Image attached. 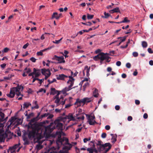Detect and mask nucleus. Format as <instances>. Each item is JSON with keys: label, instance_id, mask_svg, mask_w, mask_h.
<instances>
[{"label": "nucleus", "instance_id": "nucleus-10", "mask_svg": "<svg viewBox=\"0 0 153 153\" xmlns=\"http://www.w3.org/2000/svg\"><path fill=\"white\" fill-rule=\"evenodd\" d=\"M88 122L90 125H94L97 122L95 120V117L94 114H91L88 116L87 118Z\"/></svg>", "mask_w": 153, "mask_h": 153}, {"label": "nucleus", "instance_id": "nucleus-25", "mask_svg": "<svg viewBox=\"0 0 153 153\" xmlns=\"http://www.w3.org/2000/svg\"><path fill=\"white\" fill-rule=\"evenodd\" d=\"M31 105V104L29 102H25L23 104V108H28Z\"/></svg>", "mask_w": 153, "mask_h": 153}, {"label": "nucleus", "instance_id": "nucleus-11", "mask_svg": "<svg viewBox=\"0 0 153 153\" xmlns=\"http://www.w3.org/2000/svg\"><path fill=\"white\" fill-rule=\"evenodd\" d=\"M52 59L58 61V63H64L65 62L63 56H58L56 55H54L52 58Z\"/></svg>", "mask_w": 153, "mask_h": 153}, {"label": "nucleus", "instance_id": "nucleus-38", "mask_svg": "<svg viewBox=\"0 0 153 153\" xmlns=\"http://www.w3.org/2000/svg\"><path fill=\"white\" fill-rule=\"evenodd\" d=\"M35 73V69H33V72L29 73L28 74L29 76H32L33 78L34 77L33 75H34Z\"/></svg>", "mask_w": 153, "mask_h": 153}, {"label": "nucleus", "instance_id": "nucleus-43", "mask_svg": "<svg viewBox=\"0 0 153 153\" xmlns=\"http://www.w3.org/2000/svg\"><path fill=\"white\" fill-rule=\"evenodd\" d=\"M91 140L90 137L88 138H85L83 140L84 143H86L88 141H90Z\"/></svg>", "mask_w": 153, "mask_h": 153}, {"label": "nucleus", "instance_id": "nucleus-36", "mask_svg": "<svg viewBox=\"0 0 153 153\" xmlns=\"http://www.w3.org/2000/svg\"><path fill=\"white\" fill-rule=\"evenodd\" d=\"M24 71H25V72L27 74L29 73L31 71V70L30 68H25Z\"/></svg>", "mask_w": 153, "mask_h": 153}, {"label": "nucleus", "instance_id": "nucleus-14", "mask_svg": "<svg viewBox=\"0 0 153 153\" xmlns=\"http://www.w3.org/2000/svg\"><path fill=\"white\" fill-rule=\"evenodd\" d=\"M15 119L14 117H12L7 123V128H9L12 126L15 123Z\"/></svg>", "mask_w": 153, "mask_h": 153}, {"label": "nucleus", "instance_id": "nucleus-48", "mask_svg": "<svg viewBox=\"0 0 153 153\" xmlns=\"http://www.w3.org/2000/svg\"><path fill=\"white\" fill-rule=\"evenodd\" d=\"M83 24L87 26H91L92 25V23L90 22H88L87 23H83Z\"/></svg>", "mask_w": 153, "mask_h": 153}, {"label": "nucleus", "instance_id": "nucleus-40", "mask_svg": "<svg viewBox=\"0 0 153 153\" xmlns=\"http://www.w3.org/2000/svg\"><path fill=\"white\" fill-rule=\"evenodd\" d=\"M126 37H118V38L120 39L121 42H122L125 41L126 39Z\"/></svg>", "mask_w": 153, "mask_h": 153}, {"label": "nucleus", "instance_id": "nucleus-46", "mask_svg": "<svg viewBox=\"0 0 153 153\" xmlns=\"http://www.w3.org/2000/svg\"><path fill=\"white\" fill-rule=\"evenodd\" d=\"M30 60L32 62H35L36 61V59L33 57H32L30 58Z\"/></svg>", "mask_w": 153, "mask_h": 153}, {"label": "nucleus", "instance_id": "nucleus-62", "mask_svg": "<svg viewBox=\"0 0 153 153\" xmlns=\"http://www.w3.org/2000/svg\"><path fill=\"white\" fill-rule=\"evenodd\" d=\"M120 107L118 105H116L115 106V109L116 110H119L120 109Z\"/></svg>", "mask_w": 153, "mask_h": 153}, {"label": "nucleus", "instance_id": "nucleus-56", "mask_svg": "<svg viewBox=\"0 0 153 153\" xmlns=\"http://www.w3.org/2000/svg\"><path fill=\"white\" fill-rule=\"evenodd\" d=\"M33 114L32 113H31L28 114L27 115V119H29L30 118L31 116Z\"/></svg>", "mask_w": 153, "mask_h": 153}, {"label": "nucleus", "instance_id": "nucleus-35", "mask_svg": "<svg viewBox=\"0 0 153 153\" xmlns=\"http://www.w3.org/2000/svg\"><path fill=\"white\" fill-rule=\"evenodd\" d=\"M87 150L89 152V153H93L94 152V149L92 148H88Z\"/></svg>", "mask_w": 153, "mask_h": 153}, {"label": "nucleus", "instance_id": "nucleus-8", "mask_svg": "<svg viewBox=\"0 0 153 153\" xmlns=\"http://www.w3.org/2000/svg\"><path fill=\"white\" fill-rule=\"evenodd\" d=\"M89 78H85L80 83L79 85H82L83 84H84L83 87L84 88V90L85 91V88L88 86L89 85V81L88 82V79Z\"/></svg>", "mask_w": 153, "mask_h": 153}, {"label": "nucleus", "instance_id": "nucleus-31", "mask_svg": "<svg viewBox=\"0 0 153 153\" xmlns=\"http://www.w3.org/2000/svg\"><path fill=\"white\" fill-rule=\"evenodd\" d=\"M104 16H102V18H108L110 15L108 13H107L105 12H104Z\"/></svg>", "mask_w": 153, "mask_h": 153}, {"label": "nucleus", "instance_id": "nucleus-39", "mask_svg": "<svg viewBox=\"0 0 153 153\" xmlns=\"http://www.w3.org/2000/svg\"><path fill=\"white\" fill-rule=\"evenodd\" d=\"M56 79H53L52 81H51L50 79H48V81L49 84L52 83L53 82H56Z\"/></svg>", "mask_w": 153, "mask_h": 153}, {"label": "nucleus", "instance_id": "nucleus-63", "mask_svg": "<svg viewBox=\"0 0 153 153\" xmlns=\"http://www.w3.org/2000/svg\"><path fill=\"white\" fill-rule=\"evenodd\" d=\"M6 66V64L5 63H3L1 65V68H5Z\"/></svg>", "mask_w": 153, "mask_h": 153}, {"label": "nucleus", "instance_id": "nucleus-28", "mask_svg": "<svg viewBox=\"0 0 153 153\" xmlns=\"http://www.w3.org/2000/svg\"><path fill=\"white\" fill-rule=\"evenodd\" d=\"M93 94L94 97H98L99 94L98 93V91L97 89H95L94 91L93 92Z\"/></svg>", "mask_w": 153, "mask_h": 153}, {"label": "nucleus", "instance_id": "nucleus-15", "mask_svg": "<svg viewBox=\"0 0 153 153\" xmlns=\"http://www.w3.org/2000/svg\"><path fill=\"white\" fill-rule=\"evenodd\" d=\"M82 104L83 105L84 104L82 99H76V102L74 103V105L76 108H77L80 106Z\"/></svg>", "mask_w": 153, "mask_h": 153}, {"label": "nucleus", "instance_id": "nucleus-47", "mask_svg": "<svg viewBox=\"0 0 153 153\" xmlns=\"http://www.w3.org/2000/svg\"><path fill=\"white\" fill-rule=\"evenodd\" d=\"M72 105V104L69 103L66 104L65 105V108H68L70 107Z\"/></svg>", "mask_w": 153, "mask_h": 153}, {"label": "nucleus", "instance_id": "nucleus-60", "mask_svg": "<svg viewBox=\"0 0 153 153\" xmlns=\"http://www.w3.org/2000/svg\"><path fill=\"white\" fill-rule=\"evenodd\" d=\"M135 103L136 105H138L140 103V101L138 100H135Z\"/></svg>", "mask_w": 153, "mask_h": 153}, {"label": "nucleus", "instance_id": "nucleus-57", "mask_svg": "<svg viewBox=\"0 0 153 153\" xmlns=\"http://www.w3.org/2000/svg\"><path fill=\"white\" fill-rule=\"evenodd\" d=\"M83 30H82L81 31H79L78 33H77V34L76 35V36H77L78 34H79L80 35H82L84 33Z\"/></svg>", "mask_w": 153, "mask_h": 153}, {"label": "nucleus", "instance_id": "nucleus-51", "mask_svg": "<svg viewBox=\"0 0 153 153\" xmlns=\"http://www.w3.org/2000/svg\"><path fill=\"white\" fill-rule=\"evenodd\" d=\"M126 66L127 68H131V65L129 63H127L126 64Z\"/></svg>", "mask_w": 153, "mask_h": 153}, {"label": "nucleus", "instance_id": "nucleus-20", "mask_svg": "<svg viewBox=\"0 0 153 153\" xmlns=\"http://www.w3.org/2000/svg\"><path fill=\"white\" fill-rule=\"evenodd\" d=\"M20 143H19L18 144H15L13 147L14 148H15V150H16V149L18 148V149L17 150V152H18L21 148V147L20 146Z\"/></svg>", "mask_w": 153, "mask_h": 153}, {"label": "nucleus", "instance_id": "nucleus-49", "mask_svg": "<svg viewBox=\"0 0 153 153\" xmlns=\"http://www.w3.org/2000/svg\"><path fill=\"white\" fill-rule=\"evenodd\" d=\"M106 134L105 133H103L102 134L101 137L103 138H105L106 137Z\"/></svg>", "mask_w": 153, "mask_h": 153}, {"label": "nucleus", "instance_id": "nucleus-37", "mask_svg": "<svg viewBox=\"0 0 153 153\" xmlns=\"http://www.w3.org/2000/svg\"><path fill=\"white\" fill-rule=\"evenodd\" d=\"M94 16L93 15H90L89 14L87 15V18L88 19H92Z\"/></svg>", "mask_w": 153, "mask_h": 153}, {"label": "nucleus", "instance_id": "nucleus-17", "mask_svg": "<svg viewBox=\"0 0 153 153\" xmlns=\"http://www.w3.org/2000/svg\"><path fill=\"white\" fill-rule=\"evenodd\" d=\"M73 88H71L68 86V87H65L61 91L62 93V94L65 95H67V92L71 90Z\"/></svg>", "mask_w": 153, "mask_h": 153}, {"label": "nucleus", "instance_id": "nucleus-50", "mask_svg": "<svg viewBox=\"0 0 153 153\" xmlns=\"http://www.w3.org/2000/svg\"><path fill=\"white\" fill-rule=\"evenodd\" d=\"M148 51L150 53H153V51L151 48H148Z\"/></svg>", "mask_w": 153, "mask_h": 153}, {"label": "nucleus", "instance_id": "nucleus-23", "mask_svg": "<svg viewBox=\"0 0 153 153\" xmlns=\"http://www.w3.org/2000/svg\"><path fill=\"white\" fill-rule=\"evenodd\" d=\"M84 102V104H85L86 102H90L92 99L91 98H88V97H85L82 99Z\"/></svg>", "mask_w": 153, "mask_h": 153}, {"label": "nucleus", "instance_id": "nucleus-5", "mask_svg": "<svg viewBox=\"0 0 153 153\" xmlns=\"http://www.w3.org/2000/svg\"><path fill=\"white\" fill-rule=\"evenodd\" d=\"M98 150L99 151H103L106 149V152L108 151L111 148V144L110 143H107L103 144H102L101 141H98V143L97 144Z\"/></svg>", "mask_w": 153, "mask_h": 153}, {"label": "nucleus", "instance_id": "nucleus-29", "mask_svg": "<svg viewBox=\"0 0 153 153\" xmlns=\"http://www.w3.org/2000/svg\"><path fill=\"white\" fill-rule=\"evenodd\" d=\"M33 104L34 105V106L32 107V109H33L34 108L38 109L39 108V107L37 103V102L36 101H33Z\"/></svg>", "mask_w": 153, "mask_h": 153}, {"label": "nucleus", "instance_id": "nucleus-7", "mask_svg": "<svg viewBox=\"0 0 153 153\" xmlns=\"http://www.w3.org/2000/svg\"><path fill=\"white\" fill-rule=\"evenodd\" d=\"M41 72L42 75L45 76V80L47 79L51 74L50 70L48 69H41Z\"/></svg>", "mask_w": 153, "mask_h": 153}, {"label": "nucleus", "instance_id": "nucleus-19", "mask_svg": "<svg viewBox=\"0 0 153 153\" xmlns=\"http://www.w3.org/2000/svg\"><path fill=\"white\" fill-rule=\"evenodd\" d=\"M33 69H35L34 75L35 77H38L41 74V71L39 69H36L35 68H34Z\"/></svg>", "mask_w": 153, "mask_h": 153}, {"label": "nucleus", "instance_id": "nucleus-13", "mask_svg": "<svg viewBox=\"0 0 153 153\" xmlns=\"http://www.w3.org/2000/svg\"><path fill=\"white\" fill-rule=\"evenodd\" d=\"M68 77L69 79L67 82V85L69 86L72 88V87L74 84V79L71 76H68Z\"/></svg>", "mask_w": 153, "mask_h": 153}, {"label": "nucleus", "instance_id": "nucleus-27", "mask_svg": "<svg viewBox=\"0 0 153 153\" xmlns=\"http://www.w3.org/2000/svg\"><path fill=\"white\" fill-rule=\"evenodd\" d=\"M90 68L88 67L87 66H86L85 67V71H86V75L87 76H89L90 74H89V71H90Z\"/></svg>", "mask_w": 153, "mask_h": 153}, {"label": "nucleus", "instance_id": "nucleus-34", "mask_svg": "<svg viewBox=\"0 0 153 153\" xmlns=\"http://www.w3.org/2000/svg\"><path fill=\"white\" fill-rule=\"evenodd\" d=\"M130 21L128 19V18L127 17H125L123 20L121 21V22L123 23H126V22H129Z\"/></svg>", "mask_w": 153, "mask_h": 153}, {"label": "nucleus", "instance_id": "nucleus-33", "mask_svg": "<svg viewBox=\"0 0 153 153\" xmlns=\"http://www.w3.org/2000/svg\"><path fill=\"white\" fill-rule=\"evenodd\" d=\"M48 48L44 49L42 51H40L39 52H38L36 54L38 56H42L43 54L42 52L44 51H45V50L48 49Z\"/></svg>", "mask_w": 153, "mask_h": 153}, {"label": "nucleus", "instance_id": "nucleus-18", "mask_svg": "<svg viewBox=\"0 0 153 153\" xmlns=\"http://www.w3.org/2000/svg\"><path fill=\"white\" fill-rule=\"evenodd\" d=\"M75 117L76 119V120L77 121L78 120L79 121H83L85 118L84 116L83 115L80 114H76Z\"/></svg>", "mask_w": 153, "mask_h": 153}, {"label": "nucleus", "instance_id": "nucleus-4", "mask_svg": "<svg viewBox=\"0 0 153 153\" xmlns=\"http://www.w3.org/2000/svg\"><path fill=\"white\" fill-rule=\"evenodd\" d=\"M108 54L107 53H100L97 55L93 57V59L95 61H97L99 59L100 60V63L103 60H105L107 62H109L110 61V57L108 56Z\"/></svg>", "mask_w": 153, "mask_h": 153}, {"label": "nucleus", "instance_id": "nucleus-32", "mask_svg": "<svg viewBox=\"0 0 153 153\" xmlns=\"http://www.w3.org/2000/svg\"><path fill=\"white\" fill-rule=\"evenodd\" d=\"M142 45L143 48H146L148 45L147 43L145 41H142Z\"/></svg>", "mask_w": 153, "mask_h": 153}, {"label": "nucleus", "instance_id": "nucleus-22", "mask_svg": "<svg viewBox=\"0 0 153 153\" xmlns=\"http://www.w3.org/2000/svg\"><path fill=\"white\" fill-rule=\"evenodd\" d=\"M55 18L56 19H58L59 18V16H58V14L57 12L54 13L52 16V19Z\"/></svg>", "mask_w": 153, "mask_h": 153}, {"label": "nucleus", "instance_id": "nucleus-2", "mask_svg": "<svg viewBox=\"0 0 153 153\" xmlns=\"http://www.w3.org/2000/svg\"><path fill=\"white\" fill-rule=\"evenodd\" d=\"M68 119L66 116L64 117L59 118L55 120L53 123H51L50 124L45 127V132L51 133L54 129L56 128L60 131H62L63 129V124L61 122H63L64 124L66 125L69 122H68Z\"/></svg>", "mask_w": 153, "mask_h": 153}, {"label": "nucleus", "instance_id": "nucleus-44", "mask_svg": "<svg viewBox=\"0 0 153 153\" xmlns=\"http://www.w3.org/2000/svg\"><path fill=\"white\" fill-rule=\"evenodd\" d=\"M42 91H43L44 93H45L46 92V91L43 88H41L37 92V93L41 92H42Z\"/></svg>", "mask_w": 153, "mask_h": 153}, {"label": "nucleus", "instance_id": "nucleus-26", "mask_svg": "<svg viewBox=\"0 0 153 153\" xmlns=\"http://www.w3.org/2000/svg\"><path fill=\"white\" fill-rule=\"evenodd\" d=\"M15 151L16 150L15 149V148H14L13 146L10 147L8 150V152L10 153H14Z\"/></svg>", "mask_w": 153, "mask_h": 153}, {"label": "nucleus", "instance_id": "nucleus-24", "mask_svg": "<svg viewBox=\"0 0 153 153\" xmlns=\"http://www.w3.org/2000/svg\"><path fill=\"white\" fill-rule=\"evenodd\" d=\"M73 98L71 97H70L68 99H65L64 101H65V102L67 101L69 103L72 104L73 102Z\"/></svg>", "mask_w": 153, "mask_h": 153}, {"label": "nucleus", "instance_id": "nucleus-16", "mask_svg": "<svg viewBox=\"0 0 153 153\" xmlns=\"http://www.w3.org/2000/svg\"><path fill=\"white\" fill-rule=\"evenodd\" d=\"M66 119H68V122H69L71 121H74L76 120L75 116L74 115V114L72 113H69L68 116H66Z\"/></svg>", "mask_w": 153, "mask_h": 153}, {"label": "nucleus", "instance_id": "nucleus-42", "mask_svg": "<svg viewBox=\"0 0 153 153\" xmlns=\"http://www.w3.org/2000/svg\"><path fill=\"white\" fill-rule=\"evenodd\" d=\"M111 135L112 136V139H111V140H113L112 141V142H116V138L115 137H114L113 134H111Z\"/></svg>", "mask_w": 153, "mask_h": 153}, {"label": "nucleus", "instance_id": "nucleus-59", "mask_svg": "<svg viewBox=\"0 0 153 153\" xmlns=\"http://www.w3.org/2000/svg\"><path fill=\"white\" fill-rule=\"evenodd\" d=\"M53 43L56 44H58L60 42L59 40H56L55 41H53Z\"/></svg>", "mask_w": 153, "mask_h": 153}, {"label": "nucleus", "instance_id": "nucleus-1", "mask_svg": "<svg viewBox=\"0 0 153 153\" xmlns=\"http://www.w3.org/2000/svg\"><path fill=\"white\" fill-rule=\"evenodd\" d=\"M34 126V128L32 131L29 132L28 137L30 139H33L35 141L39 143V144L36 146L37 150H40L43 148V146L41 144L43 142V144L45 145L48 143L52 144L51 141H45V140L43 141V140H40L44 137L47 136L50 134L47 132H45V127L44 128L38 124H35Z\"/></svg>", "mask_w": 153, "mask_h": 153}, {"label": "nucleus", "instance_id": "nucleus-54", "mask_svg": "<svg viewBox=\"0 0 153 153\" xmlns=\"http://www.w3.org/2000/svg\"><path fill=\"white\" fill-rule=\"evenodd\" d=\"M116 65L117 66H119L121 65V62L120 61H118L116 62Z\"/></svg>", "mask_w": 153, "mask_h": 153}, {"label": "nucleus", "instance_id": "nucleus-9", "mask_svg": "<svg viewBox=\"0 0 153 153\" xmlns=\"http://www.w3.org/2000/svg\"><path fill=\"white\" fill-rule=\"evenodd\" d=\"M7 137V133L4 132L2 128H0V143L4 142L5 139Z\"/></svg>", "mask_w": 153, "mask_h": 153}, {"label": "nucleus", "instance_id": "nucleus-61", "mask_svg": "<svg viewBox=\"0 0 153 153\" xmlns=\"http://www.w3.org/2000/svg\"><path fill=\"white\" fill-rule=\"evenodd\" d=\"M48 116V114L47 113H45L44 114H43L41 115V117L42 118H43L44 117H47Z\"/></svg>", "mask_w": 153, "mask_h": 153}, {"label": "nucleus", "instance_id": "nucleus-45", "mask_svg": "<svg viewBox=\"0 0 153 153\" xmlns=\"http://www.w3.org/2000/svg\"><path fill=\"white\" fill-rule=\"evenodd\" d=\"M2 109L1 108H0V116L1 117H3L4 116V113H2Z\"/></svg>", "mask_w": 153, "mask_h": 153}, {"label": "nucleus", "instance_id": "nucleus-55", "mask_svg": "<svg viewBox=\"0 0 153 153\" xmlns=\"http://www.w3.org/2000/svg\"><path fill=\"white\" fill-rule=\"evenodd\" d=\"M133 55L134 56L136 57L138 56V53L137 52H134L133 53Z\"/></svg>", "mask_w": 153, "mask_h": 153}, {"label": "nucleus", "instance_id": "nucleus-12", "mask_svg": "<svg viewBox=\"0 0 153 153\" xmlns=\"http://www.w3.org/2000/svg\"><path fill=\"white\" fill-rule=\"evenodd\" d=\"M56 79L58 80H65L68 76L64 74H59L56 75Z\"/></svg>", "mask_w": 153, "mask_h": 153}, {"label": "nucleus", "instance_id": "nucleus-30", "mask_svg": "<svg viewBox=\"0 0 153 153\" xmlns=\"http://www.w3.org/2000/svg\"><path fill=\"white\" fill-rule=\"evenodd\" d=\"M56 91H56L55 88H52L51 89V91L50 94L51 95H54L56 93Z\"/></svg>", "mask_w": 153, "mask_h": 153}, {"label": "nucleus", "instance_id": "nucleus-3", "mask_svg": "<svg viewBox=\"0 0 153 153\" xmlns=\"http://www.w3.org/2000/svg\"><path fill=\"white\" fill-rule=\"evenodd\" d=\"M23 89V88L21 85H18L16 87L11 88L10 93L7 94V96L8 97L12 98L14 97L16 94L18 97L20 96L18 98V100H21L23 96V95L22 93Z\"/></svg>", "mask_w": 153, "mask_h": 153}, {"label": "nucleus", "instance_id": "nucleus-52", "mask_svg": "<svg viewBox=\"0 0 153 153\" xmlns=\"http://www.w3.org/2000/svg\"><path fill=\"white\" fill-rule=\"evenodd\" d=\"M29 45V44L28 43H27L23 47V48L24 49H26L28 46Z\"/></svg>", "mask_w": 153, "mask_h": 153}, {"label": "nucleus", "instance_id": "nucleus-41", "mask_svg": "<svg viewBox=\"0 0 153 153\" xmlns=\"http://www.w3.org/2000/svg\"><path fill=\"white\" fill-rule=\"evenodd\" d=\"M9 50V49L7 48H5L4 50L2 51L3 53L7 52Z\"/></svg>", "mask_w": 153, "mask_h": 153}, {"label": "nucleus", "instance_id": "nucleus-53", "mask_svg": "<svg viewBox=\"0 0 153 153\" xmlns=\"http://www.w3.org/2000/svg\"><path fill=\"white\" fill-rule=\"evenodd\" d=\"M53 117V115L52 114H49V115L47 117V119H50L52 118Z\"/></svg>", "mask_w": 153, "mask_h": 153}, {"label": "nucleus", "instance_id": "nucleus-58", "mask_svg": "<svg viewBox=\"0 0 153 153\" xmlns=\"http://www.w3.org/2000/svg\"><path fill=\"white\" fill-rule=\"evenodd\" d=\"M110 127L109 125H106L105 126V128L106 130H109L110 129Z\"/></svg>", "mask_w": 153, "mask_h": 153}, {"label": "nucleus", "instance_id": "nucleus-6", "mask_svg": "<svg viewBox=\"0 0 153 153\" xmlns=\"http://www.w3.org/2000/svg\"><path fill=\"white\" fill-rule=\"evenodd\" d=\"M59 93H58L55 96L53 99L54 100V102L56 104V106L59 105L60 104L64 105L65 104V101L63 99L62 96L59 97Z\"/></svg>", "mask_w": 153, "mask_h": 153}, {"label": "nucleus", "instance_id": "nucleus-64", "mask_svg": "<svg viewBox=\"0 0 153 153\" xmlns=\"http://www.w3.org/2000/svg\"><path fill=\"white\" fill-rule=\"evenodd\" d=\"M148 114H147L145 113L144 114L143 117L144 119H147L148 118Z\"/></svg>", "mask_w": 153, "mask_h": 153}, {"label": "nucleus", "instance_id": "nucleus-21", "mask_svg": "<svg viewBox=\"0 0 153 153\" xmlns=\"http://www.w3.org/2000/svg\"><path fill=\"white\" fill-rule=\"evenodd\" d=\"M120 12V10L118 7H117L109 11V13H114Z\"/></svg>", "mask_w": 153, "mask_h": 153}]
</instances>
